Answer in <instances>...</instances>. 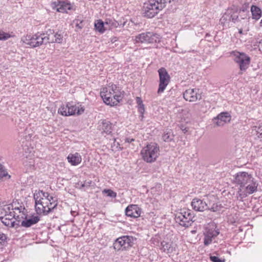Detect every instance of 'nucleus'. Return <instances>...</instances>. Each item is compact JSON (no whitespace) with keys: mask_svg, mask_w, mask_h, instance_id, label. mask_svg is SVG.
Instances as JSON below:
<instances>
[{"mask_svg":"<svg viewBox=\"0 0 262 262\" xmlns=\"http://www.w3.org/2000/svg\"><path fill=\"white\" fill-rule=\"evenodd\" d=\"M134 237L132 236H122L116 239L113 244L114 248L117 251L124 250L132 246Z\"/></svg>","mask_w":262,"mask_h":262,"instance_id":"obj_11","label":"nucleus"},{"mask_svg":"<svg viewBox=\"0 0 262 262\" xmlns=\"http://www.w3.org/2000/svg\"><path fill=\"white\" fill-rule=\"evenodd\" d=\"M0 220L6 226L14 227L15 226V221L11 219H7L6 217H1Z\"/></svg>","mask_w":262,"mask_h":262,"instance_id":"obj_31","label":"nucleus"},{"mask_svg":"<svg viewBox=\"0 0 262 262\" xmlns=\"http://www.w3.org/2000/svg\"><path fill=\"white\" fill-rule=\"evenodd\" d=\"M69 106L70 110L69 112H68V115L69 116H72L75 114L79 115L82 114L84 111L83 107L81 106V105L77 106L74 105L72 103H70Z\"/></svg>","mask_w":262,"mask_h":262,"instance_id":"obj_21","label":"nucleus"},{"mask_svg":"<svg viewBox=\"0 0 262 262\" xmlns=\"http://www.w3.org/2000/svg\"><path fill=\"white\" fill-rule=\"evenodd\" d=\"M75 21H76V27L81 29L83 28V25H82V20L76 19Z\"/></svg>","mask_w":262,"mask_h":262,"instance_id":"obj_44","label":"nucleus"},{"mask_svg":"<svg viewBox=\"0 0 262 262\" xmlns=\"http://www.w3.org/2000/svg\"><path fill=\"white\" fill-rule=\"evenodd\" d=\"M159 76V84L158 90L159 94L162 93L165 90L170 80V77L164 68H161L158 71Z\"/></svg>","mask_w":262,"mask_h":262,"instance_id":"obj_10","label":"nucleus"},{"mask_svg":"<svg viewBox=\"0 0 262 262\" xmlns=\"http://www.w3.org/2000/svg\"><path fill=\"white\" fill-rule=\"evenodd\" d=\"M136 102H137V104L138 105V104H141V103H142L143 101L140 97H136Z\"/></svg>","mask_w":262,"mask_h":262,"instance_id":"obj_46","label":"nucleus"},{"mask_svg":"<svg viewBox=\"0 0 262 262\" xmlns=\"http://www.w3.org/2000/svg\"><path fill=\"white\" fill-rule=\"evenodd\" d=\"M105 26H108L110 28H117L119 25V23L115 19H106L105 20Z\"/></svg>","mask_w":262,"mask_h":262,"instance_id":"obj_32","label":"nucleus"},{"mask_svg":"<svg viewBox=\"0 0 262 262\" xmlns=\"http://www.w3.org/2000/svg\"><path fill=\"white\" fill-rule=\"evenodd\" d=\"M161 250L167 253H171L175 251L176 245L171 242L163 241L161 243Z\"/></svg>","mask_w":262,"mask_h":262,"instance_id":"obj_20","label":"nucleus"},{"mask_svg":"<svg viewBox=\"0 0 262 262\" xmlns=\"http://www.w3.org/2000/svg\"><path fill=\"white\" fill-rule=\"evenodd\" d=\"M209 34H206V37H209Z\"/></svg>","mask_w":262,"mask_h":262,"instance_id":"obj_52","label":"nucleus"},{"mask_svg":"<svg viewBox=\"0 0 262 262\" xmlns=\"http://www.w3.org/2000/svg\"><path fill=\"white\" fill-rule=\"evenodd\" d=\"M26 149H27V148H24V150H26ZM25 152H27V151H25Z\"/></svg>","mask_w":262,"mask_h":262,"instance_id":"obj_55","label":"nucleus"},{"mask_svg":"<svg viewBox=\"0 0 262 262\" xmlns=\"http://www.w3.org/2000/svg\"><path fill=\"white\" fill-rule=\"evenodd\" d=\"M141 213V209L137 205H130L125 209V214L133 218L139 217Z\"/></svg>","mask_w":262,"mask_h":262,"instance_id":"obj_15","label":"nucleus"},{"mask_svg":"<svg viewBox=\"0 0 262 262\" xmlns=\"http://www.w3.org/2000/svg\"><path fill=\"white\" fill-rule=\"evenodd\" d=\"M135 139H133V138H127L125 139V142H127V143H131L133 141H134Z\"/></svg>","mask_w":262,"mask_h":262,"instance_id":"obj_47","label":"nucleus"},{"mask_svg":"<svg viewBox=\"0 0 262 262\" xmlns=\"http://www.w3.org/2000/svg\"><path fill=\"white\" fill-rule=\"evenodd\" d=\"M251 12L253 19L258 20L261 16V11L260 9L256 6L252 5L251 6Z\"/></svg>","mask_w":262,"mask_h":262,"instance_id":"obj_26","label":"nucleus"},{"mask_svg":"<svg viewBox=\"0 0 262 262\" xmlns=\"http://www.w3.org/2000/svg\"><path fill=\"white\" fill-rule=\"evenodd\" d=\"M174 0H150L145 3L142 8L144 17L151 18L154 17L160 10L165 7L166 3H170Z\"/></svg>","mask_w":262,"mask_h":262,"instance_id":"obj_4","label":"nucleus"},{"mask_svg":"<svg viewBox=\"0 0 262 262\" xmlns=\"http://www.w3.org/2000/svg\"><path fill=\"white\" fill-rule=\"evenodd\" d=\"M174 135L172 130L170 129H167L164 132L162 136V139L164 141L169 142L173 140Z\"/></svg>","mask_w":262,"mask_h":262,"instance_id":"obj_28","label":"nucleus"},{"mask_svg":"<svg viewBox=\"0 0 262 262\" xmlns=\"http://www.w3.org/2000/svg\"><path fill=\"white\" fill-rule=\"evenodd\" d=\"M234 182L239 186L238 193L244 198L257 191L258 184L251 174L246 172H239L236 174Z\"/></svg>","mask_w":262,"mask_h":262,"instance_id":"obj_2","label":"nucleus"},{"mask_svg":"<svg viewBox=\"0 0 262 262\" xmlns=\"http://www.w3.org/2000/svg\"><path fill=\"white\" fill-rule=\"evenodd\" d=\"M134 40L137 43H154L160 42V37L158 34L146 32L136 35Z\"/></svg>","mask_w":262,"mask_h":262,"instance_id":"obj_8","label":"nucleus"},{"mask_svg":"<svg viewBox=\"0 0 262 262\" xmlns=\"http://www.w3.org/2000/svg\"><path fill=\"white\" fill-rule=\"evenodd\" d=\"M193 217V213L191 210L183 209L176 214L175 220L182 226L188 227L194 222Z\"/></svg>","mask_w":262,"mask_h":262,"instance_id":"obj_7","label":"nucleus"},{"mask_svg":"<svg viewBox=\"0 0 262 262\" xmlns=\"http://www.w3.org/2000/svg\"><path fill=\"white\" fill-rule=\"evenodd\" d=\"M183 97L189 102H194L201 99V95L199 90L196 89H189L186 90L183 93Z\"/></svg>","mask_w":262,"mask_h":262,"instance_id":"obj_13","label":"nucleus"},{"mask_svg":"<svg viewBox=\"0 0 262 262\" xmlns=\"http://www.w3.org/2000/svg\"><path fill=\"white\" fill-rule=\"evenodd\" d=\"M7 236L4 233L0 232V249H2L7 244Z\"/></svg>","mask_w":262,"mask_h":262,"instance_id":"obj_34","label":"nucleus"},{"mask_svg":"<svg viewBox=\"0 0 262 262\" xmlns=\"http://www.w3.org/2000/svg\"><path fill=\"white\" fill-rule=\"evenodd\" d=\"M220 234L219 229L217 228L214 223L208 224L203 231L204 235V245L205 246H208L212 243L215 242V238Z\"/></svg>","mask_w":262,"mask_h":262,"instance_id":"obj_6","label":"nucleus"},{"mask_svg":"<svg viewBox=\"0 0 262 262\" xmlns=\"http://www.w3.org/2000/svg\"><path fill=\"white\" fill-rule=\"evenodd\" d=\"M138 108L139 112L142 115L144 114L145 111L144 104L142 103L141 104H138Z\"/></svg>","mask_w":262,"mask_h":262,"instance_id":"obj_43","label":"nucleus"},{"mask_svg":"<svg viewBox=\"0 0 262 262\" xmlns=\"http://www.w3.org/2000/svg\"><path fill=\"white\" fill-rule=\"evenodd\" d=\"M210 259L212 262H222V260L216 256H210Z\"/></svg>","mask_w":262,"mask_h":262,"instance_id":"obj_45","label":"nucleus"},{"mask_svg":"<svg viewBox=\"0 0 262 262\" xmlns=\"http://www.w3.org/2000/svg\"><path fill=\"white\" fill-rule=\"evenodd\" d=\"M70 102H68L66 105H62L58 109V113L64 116H69L68 115V112L70 110Z\"/></svg>","mask_w":262,"mask_h":262,"instance_id":"obj_30","label":"nucleus"},{"mask_svg":"<svg viewBox=\"0 0 262 262\" xmlns=\"http://www.w3.org/2000/svg\"><path fill=\"white\" fill-rule=\"evenodd\" d=\"M22 209H24V208H23L21 206H20V207H16L14 208H13L12 205H9L6 207V208L5 209V210H6V212H7V210H8V211H10V210H12V211L18 210L19 213H20L21 210Z\"/></svg>","mask_w":262,"mask_h":262,"instance_id":"obj_41","label":"nucleus"},{"mask_svg":"<svg viewBox=\"0 0 262 262\" xmlns=\"http://www.w3.org/2000/svg\"><path fill=\"white\" fill-rule=\"evenodd\" d=\"M51 7L57 12L68 13V10H74L73 6L70 3L57 0L51 3Z\"/></svg>","mask_w":262,"mask_h":262,"instance_id":"obj_12","label":"nucleus"},{"mask_svg":"<svg viewBox=\"0 0 262 262\" xmlns=\"http://www.w3.org/2000/svg\"><path fill=\"white\" fill-rule=\"evenodd\" d=\"M230 54L234 57V60L238 64L241 71H245L248 68L250 58L245 53L234 51Z\"/></svg>","mask_w":262,"mask_h":262,"instance_id":"obj_9","label":"nucleus"},{"mask_svg":"<svg viewBox=\"0 0 262 262\" xmlns=\"http://www.w3.org/2000/svg\"><path fill=\"white\" fill-rule=\"evenodd\" d=\"M36 39L37 40V43L38 47L43 45L49 43V37L47 38L44 36V33H40L38 32L35 34Z\"/></svg>","mask_w":262,"mask_h":262,"instance_id":"obj_25","label":"nucleus"},{"mask_svg":"<svg viewBox=\"0 0 262 262\" xmlns=\"http://www.w3.org/2000/svg\"><path fill=\"white\" fill-rule=\"evenodd\" d=\"M209 34H206V37H209Z\"/></svg>","mask_w":262,"mask_h":262,"instance_id":"obj_53","label":"nucleus"},{"mask_svg":"<svg viewBox=\"0 0 262 262\" xmlns=\"http://www.w3.org/2000/svg\"><path fill=\"white\" fill-rule=\"evenodd\" d=\"M230 14H231V10H229L228 9L220 19V23L224 27H228L229 26V23L231 21Z\"/></svg>","mask_w":262,"mask_h":262,"instance_id":"obj_23","label":"nucleus"},{"mask_svg":"<svg viewBox=\"0 0 262 262\" xmlns=\"http://www.w3.org/2000/svg\"><path fill=\"white\" fill-rule=\"evenodd\" d=\"M95 28L100 33H104L107 29L105 26V21L103 22L101 19H98L95 23Z\"/></svg>","mask_w":262,"mask_h":262,"instance_id":"obj_27","label":"nucleus"},{"mask_svg":"<svg viewBox=\"0 0 262 262\" xmlns=\"http://www.w3.org/2000/svg\"><path fill=\"white\" fill-rule=\"evenodd\" d=\"M84 186H85L84 184H82L81 185V187H84Z\"/></svg>","mask_w":262,"mask_h":262,"instance_id":"obj_51","label":"nucleus"},{"mask_svg":"<svg viewBox=\"0 0 262 262\" xmlns=\"http://www.w3.org/2000/svg\"><path fill=\"white\" fill-rule=\"evenodd\" d=\"M34 199L35 211L38 215H48L57 205L56 198L43 190L36 191L34 193Z\"/></svg>","mask_w":262,"mask_h":262,"instance_id":"obj_1","label":"nucleus"},{"mask_svg":"<svg viewBox=\"0 0 262 262\" xmlns=\"http://www.w3.org/2000/svg\"><path fill=\"white\" fill-rule=\"evenodd\" d=\"M231 120V116L228 112H222L214 119V122L217 126H222L225 123L229 122Z\"/></svg>","mask_w":262,"mask_h":262,"instance_id":"obj_16","label":"nucleus"},{"mask_svg":"<svg viewBox=\"0 0 262 262\" xmlns=\"http://www.w3.org/2000/svg\"><path fill=\"white\" fill-rule=\"evenodd\" d=\"M141 155L143 160L147 163L155 162L160 155V149L157 144L150 143L142 148Z\"/></svg>","mask_w":262,"mask_h":262,"instance_id":"obj_5","label":"nucleus"},{"mask_svg":"<svg viewBox=\"0 0 262 262\" xmlns=\"http://www.w3.org/2000/svg\"><path fill=\"white\" fill-rule=\"evenodd\" d=\"M102 193L106 194L108 196L112 198H115L117 196L116 192L113 191L111 189H104L102 191Z\"/></svg>","mask_w":262,"mask_h":262,"instance_id":"obj_37","label":"nucleus"},{"mask_svg":"<svg viewBox=\"0 0 262 262\" xmlns=\"http://www.w3.org/2000/svg\"><path fill=\"white\" fill-rule=\"evenodd\" d=\"M262 46V43L259 42V46Z\"/></svg>","mask_w":262,"mask_h":262,"instance_id":"obj_54","label":"nucleus"},{"mask_svg":"<svg viewBox=\"0 0 262 262\" xmlns=\"http://www.w3.org/2000/svg\"><path fill=\"white\" fill-rule=\"evenodd\" d=\"M21 40L26 45H29L32 48L37 47V40L35 34L33 35H27L22 37Z\"/></svg>","mask_w":262,"mask_h":262,"instance_id":"obj_18","label":"nucleus"},{"mask_svg":"<svg viewBox=\"0 0 262 262\" xmlns=\"http://www.w3.org/2000/svg\"><path fill=\"white\" fill-rule=\"evenodd\" d=\"M253 130H255L256 132V135L258 138H262V125H260L258 127H253Z\"/></svg>","mask_w":262,"mask_h":262,"instance_id":"obj_39","label":"nucleus"},{"mask_svg":"<svg viewBox=\"0 0 262 262\" xmlns=\"http://www.w3.org/2000/svg\"><path fill=\"white\" fill-rule=\"evenodd\" d=\"M9 214H6L4 216V217H6L7 219H11L14 220V219H16V217L17 218L19 217V215L16 216V213H15V211H9Z\"/></svg>","mask_w":262,"mask_h":262,"instance_id":"obj_38","label":"nucleus"},{"mask_svg":"<svg viewBox=\"0 0 262 262\" xmlns=\"http://www.w3.org/2000/svg\"><path fill=\"white\" fill-rule=\"evenodd\" d=\"M62 40L63 35L61 34V32H57L54 34V36H53L52 38H49V43L57 42L60 43L62 42Z\"/></svg>","mask_w":262,"mask_h":262,"instance_id":"obj_29","label":"nucleus"},{"mask_svg":"<svg viewBox=\"0 0 262 262\" xmlns=\"http://www.w3.org/2000/svg\"><path fill=\"white\" fill-rule=\"evenodd\" d=\"M119 93V88L116 85L112 84L108 88H103L100 96L106 104L114 106L122 100V97Z\"/></svg>","mask_w":262,"mask_h":262,"instance_id":"obj_3","label":"nucleus"},{"mask_svg":"<svg viewBox=\"0 0 262 262\" xmlns=\"http://www.w3.org/2000/svg\"><path fill=\"white\" fill-rule=\"evenodd\" d=\"M221 207V205L219 203H213L211 207L208 206V208L207 210H211L213 212H216L220 211Z\"/></svg>","mask_w":262,"mask_h":262,"instance_id":"obj_35","label":"nucleus"},{"mask_svg":"<svg viewBox=\"0 0 262 262\" xmlns=\"http://www.w3.org/2000/svg\"><path fill=\"white\" fill-rule=\"evenodd\" d=\"M238 13L240 20L241 19H245L247 18L248 16L249 11L248 10H238Z\"/></svg>","mask_w":262,"mask_h":262,"instance_id":"obj_36","label":"nucleus"},{"mask_svg":"<svg viewBox=\"0 0 262 262\" xmlns=\"http://www.w3.org/2000/svg\"><path fill=\"white\" fill-rule=\"evenodd\" d=\"M192 208L196 211L203 212L208 208V205L203 200L195 198L191 203Z\"/></svg>","mask_w":262,"mask_h":262,"instance_id":"obj_14","label":"nucleus"},{"mask_svg":"<svg viewBox=\"0 0 262 262\" xmlns=\"http://www.w3.org/2000/svg\"><path fill=\"white\" fill-rule=\"evenodd\" d=\"M260 24H261V25H262V19H261V21H260Z\"/></svg>","mask_w":262,"mask_h":262,"instance_id":"obj_56","label":"nucleus"},{"mask_svg":"<svg viewBox=\"0 0 262 262\" xmlns=\"http://www.w3.org/2000/svg\"><path fill=\"white\" fill-rule=\"evenodd\" d=\"M11 35L7 33H5L2 30H0V40H5L9 39Z\"/></svg>","mask_w":262,"mask_h":262,"instance_id":"obj_40","label":"nucleus"},{"mask_svg":"<svg viewBox=\"0 0 262 262\" xmlns=\"http://www.w3.org/2000/svg\"><path fill=\"white\" fill-rule=\"evenodd\" d=\"M98 127L99 129L101 131L102 134L110 135L112 132V124L108 120H102V122L100 123Z\"/></svg>","mask_w":262,"mask_h":262,"instance_id":"obj_17","label":"nucleus"},{"mask_svg":"<svg viewBox=\"0 0 262 262\" xmlns=\"http://www.w3.org/2000/svg\"><path fill=\"white\" fill-rule=\"evenodd\" d=\"M27 150L29 151V153H31V149H30V148H28V147H27Z\"/></svg>","mask_w":262,"mask_h":262,"instance_id":"obj_50","label":"nucleus"},{"mask_svg":"<svg viewBox=\"0 0 262 262\" xmlns=\"http://www.w3.org/2000/svg\"><path fill=\"white\" fill-rule=\"evenodd\" d=\"M40 220L38 216H33L31 218L23 220L21 222V226L25 227H30L31 226L37 223Z\"/></svg>","mask_w":262,"mask_h":262,"instance_id":"obj_22","label":"nucleus"},{"mask_svg":"<svg viewBox=\"0 0 262 262\" xmlns=\"http://www.w3.org/2000/svg\"><path fill=\"white\" fill-rule=\"evenodd\" d=\"M238 10H248L247 9V6L245 5V6H243L242 7V8L241 9H239Z\"/></svg>","mask_w":262,"mask_h":262,"instance_id":"obj_48","label":"nucleus"},{"mask_svg":"<svg viewBox=\"0 0 262 262\" xmlns=\"http://www.w3.org/2000/svg\"><path fill=\"white\" fill-rule=\"evenodd\" d=\"M7 177H8V179L10 178V176L8 174L7 171L4 165L0 164V179Z\"/></svg>","mask_w":262,"mask_h":262,"instance_id":"obj_33","label":"nucleus"},{"mask_svg":"<svg viewBox=\"0 0 262 262\" xmlns=\"http://www.w3.org/2000/svg\"><path fill=\"white\" fill-rule=\"evenodd\" d=\"M229 10H231V14H230V17L231 21L234 23H238L240 21L239 18L238 9L237 7L233 6L228 9Z\"/></svg>","mask_w":262,"mask_h":262,"instance_id":"obj_24","label":"nucleus"},{"mask_svg":"<svg viewBox=\"0 0 262 262\" xmlns=\"http://www.w3.org/2000/svg\"><path fill=\"white\" fill-rule=\"evenodd\" d=\"M238 32L240 34H243V30H242V29H239Z\"/></svg>","mask_w":262,"mask_h":262,"instance_id":"obj_49","label":"nucleus"},{"mask_svg":"<svg viewBox=\"0 0 262 262\" xmlns=\"http://www.w3.org/2000/svg\"><path fill=\"white\" fill-rule=\"evenodd\" d=\"M44 33V36L47 38L50 37V38H52L53 36H54V35L55 34L54 31L53 30L49 29L47 31L46 33Z\"/></svg>","mask_w":262,"mask_h":262,"instance_id":"obj_42","label":"nucleus"},{"mask_svg":"<svg viewBox=\"0 0 262 262\" xmlns=\"http://www.w3.org/2000/svg\"><path fill=\"white\" fill-rule=\"evenodd\" d=\"M67 159L68 162L73 166L78 165L82 161L81 156L80 154L78 152L70 154L67 157Z\"/></svg>","mask_w":262,"mask_h":262,"instance_id":"obj_19","label":"nucleus"}]
</instances>
